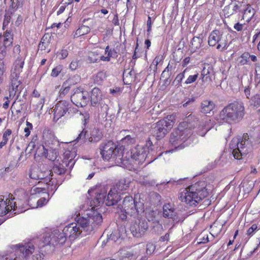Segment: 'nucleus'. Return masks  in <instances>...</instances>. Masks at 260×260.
<instances>
[{
  "label": "nucleus",
  "mask_w": 260,
  "mask_h": 260,
  "mask_svg": "<svg viewBox=\"0 0 260 260\" xmlns=\"http://www.w3.org/2000/svg\"><path fill=\"white\" fill-rule=\"evenodd\" d=\"M210 186L206 182L199 181L185 188L181 189L179 199L190 206H197L209 194Z\"/></svg>",
  "instance_id": "1"
},
{
  "label": "nucleus",
  "mask_w": 260,
  "mask_h": 260,
  "mask_svg": "<svg viewBox=\"0 0 260 260\" xmlns=\"http://www.w3.org/2000/svg\"><path fill=\"white\" fill-rule=\"evenodd\" d=\"M245 107L241 102H235L224 108L220 112L219 118L226 122L239 121L245 115Z\"/></svg>",
  "instance_id": "2"
},
{
  "label": "nucleus",
  "mask_w": 260,
  "mask_h": 260,
  "mask_svg": "<svg viewBox=\"0 0 260 260\" xmlns=\"http://www.w3.org/2000/svg\"><path fill=\"white\" fill-rule=\"evenodd\" d=\"M230 148L235 159H240L250 151L251 144L247 134H244L242 138H233L230 143Z\"/></svg>",
  "instance_id": "3"
},
{
  "label": "nucleus",
  "mask_w": 260,
  "mask_h": 260,
  "mask_svg": "<svg viewBox=\"0 0 260 260\" xmlns=\"http://www.w3.org/2000/svg\"><path fill=\"white\" fill-rule=\"evenodd\" d=\"M26 55L24 53L17 56L11 69V86L10 88V98H14L17 91L20 90L21 82L18 80L24 64Z\"/></svg>",
  "instance_id": "4"
},
{
  "label": "nucleus",
  "mask_w": 260,
  "mask_h": 260,
  "mask_svg": "<svg viewBox=\"0 0 260 260\" xmlns=\"http://www.w3.org/2000/svg\"><path fill=\"white\" fill-rule=\"evenodd\" d=\"M100 149L101 154L104 159L107 160L112 159L118 165L125 164L124 154L112 141H110L102 144Z\"/></svg>",
  "instance_id": "5"
},
{
  "label": "nucleus",
  "mask_w": 260,
  "mask_h": 260,
  "mask_svg": "<svg viewBox=\"0 0 260 260\" xmlns=\"http://www.w3.org/2000/svg\"><path fill=\"white\" fill-rule=\"evenodd\" d=\"M59 142L55 139H50L45 142V146L42 145L39 147L37 149L36 153L39 156L44 157L53 161L59 156Z\"/></svg>",
  "instance_id": "6"
},
{
  "label": "nucleus",
  "mask_w": 260,
  "mask_h": 260,
  "mask_svg": "<svg viewBox=\"0 0 260 260\" xmlns=\"http://www.w3.org/2000/svg\"><path fill=\"white\" fill-rule=\"evenodd\" d=\"M175 116L168 115L165 118L154 123L152 126L151 133L156 139L163 138L173 127L175 123Z\"/></svg>",
  "instance_id": "7"
},
{
  "label": "nucleus",
  "mask_w": 260,
  "mask_h": 260,
  "mask_svg": "<svg viewBox=\"0 0 260 260\" xmlns=\"http://www.w3.org/2000/svg\"><path fill=\"white\" fill-rule=\"evenodd\" d=\"M149 150L147 145H138L132 149L130 152L126 153L125 155L124 156V161L131 159L132 160L135 161L136 164H142L148 157Z\"/></svg>",
  "instance_id": "8"
},
{
  "label": "nucleus",
  "mask_w": 260,
  "mask_h": 260,
  "mask_svg": "<svg viewBox=\"0 0 260 260\" xmlns=\"http://www.w3.org/2000/svg\"><path fill=\"white\" fill-rule=\"evenodd\" d=\"M103 221L101 214L94 212L92 216L87 217H78V222L81 228L88 233L93 231L96 225L101 224Z\"/></svg>",
  "instance_id": "9"
},
{
  "label": "nucleus",
  "mask_w": 260,
  "mask_h": 260,
  "mask_svg": "<svg viewBox=\"0 0 260 260\" xmlns=\"http://www.w3.org/2000/svg\"><path fill=\"white\" fill-rule=\"evenodd\" d=\"M208 44L210 46L217 45L216 49L223 50L228 47L227 35L218 30H213L208 37Z\"/></svg>",
  "instance_id": "10"
},
{
  "label": "nucleus",
  "mask_w": 260,
  "mask_h": 260,
  "mask_svg": "<svg viewBox=\"0 0 260 260\" xmlns=\"http://www.w3.org/2000/svg\"><path fill=\"white\" fill-rule=\"evenodd\" d=\"M186 125L187 123L183 122L179 124L177 129L171 133L170 142L173 146L176 147L177 145L184 142L186 137L190 133L189 128H183Z\"/></svg>",
  "instance_id": "11"
},
{
  "label": "nucleus",
  "mask_w": 260,
  "mask_h": 260,
  "mask_svg": "<svg viewBox=\"0 0 260 260\" xmlns=\"http://www.w3.org/2000/svg\"><path fill=\"white\" fill-rule=\"evenodd\" d=\"M71 101L77 107L85 106L88 102V94L82 88H77L75 89L74 93L71 96Z\"/></svg>",
  "instance_id": "12"
},
{
  "label": "nucleus",
  "mask_w": 260,
  "mask_h": 260,
  "mask_svg": "<svg viewBox=\"0 0 260 260\" xmlns=\"http://www.w3.org/2000/svg\"><path fill=\"white\" fill-rule=\"evenodd\" d=\"M53 176V173L50 170L46 171H42L40 169L39 180L38 184L40 185V183H44L45 185L47 186L48 190H52L56 188V185L55 184V181L52 178Z\"/></svg>",
  "instance_id": "13"
},
{
  "label": "nucleus",
  "mask_w": 260,
  "mask_h": 260,
  "mask_svg": "<svg viewBox=\"0 0 260 260\" xmlns=\"http://www.w3.org/2000/svg\"><path fill=\"white\" fill-rule=\"evenodd\" d=\"M16 246L17 248L15 249L14 254L15 256H20L23 260L35 251V247L32 242L19 244Z\"/></svg>",
  "instance_id": "14"
},
{
  "label": "nucleus",
  "mask_w": 260,
  "mask_h": 260,
  "mask_svg": "<svg viewBox=\"0 0 260 260\" xmlns=\"http://www.w3.org/2000/svg\"><path fill=\"white\" fill-rule=\"evenodd\" d=\"M72 105L67 101H59L53 109L54 119L58 120L67 114L70 113L71 110Z\"/></svg>",
  "instance_id": "15"
},
{
  "label": "nucleus",
  "mask_w": 260,
  "mask_h": 260,
  "mask_svg": "<svg viewBox=\"0 0 260 260\" xmlns=\"http://www.w3.org/2000/svg\"><path fill=\"white\" fill-rule=\"evenodd\" d=\"M91 104L92 106H96L100 104L101 112L105 113L106 116L108 114V106L102 101V93L98 88H93L91 91L90 96Z\"/></svg>",
  "instance_id": "16"
},
{
  "label": "nucleus",
  "mask_w": 260,
  "mask_h": 260,
  "mask_svg": "<svg viewBox=\"0 0 260 260\" xmlns=\"http://www.w3.org/2000/svg\"><path fill=\"white\" fill-rule=\"evenodd\" d=\"M148 229L147 222L145 220L138 219L131 225V230L133 236L139 238L143 236Z\"/></svg>",
  "instance_id": "17"
},
{
  "label": "nucleus",
  "mask_w": 260,
  "mask_h": 260,
  "mask_svg": "<svg viewBox=\"0 0 260 260\" xmlns=\"http://www.w3.org/2000/svg\"><path fill=\"white\" fill-rule=\"evenodd\" d=\"M63 231L65 232L67 237H68L72 239L76 238L82 232L87 233L79 225L78 222V219L76 223H72L66 226L63 228Z\"/></svg>",
  "instance_id": "18"
},
{
  "label": "nucleus",
  "mask_w": 260,
  "mask_h": 260,
  "mask_svg": "<svg viewBox=\"0 0 260 260\" xmlns=\"http://www.w3.org/2000/svg\"><path fill=\"white\" fill-rule=\"evenodd\" d=\"M136 207L137 204H136L135 200L132 197L126 196L122 202L121 209L126 214L133 215L139 212Z\"/></svg>",
  "instance_id": "19"
},
{
  "label": "nucleus",
  "mask_w": 260,
  "mask_h": 260,
  "mask_svg": "<svg viewBox=\"0 0 260 260\" xmlns=\"http://www.w3.org/2000/svg\"><path fill=\"white\" fill-rule=\"evenodd\" d=\"M12 199V194L0 197V216L5 215L12 210V202H11V199Z\"/></svg>",
  "instance_id": "20"
},
{
  "label": "nucleus",
  "mask_w": 260,
  "mask_h": 260,
  "mask_svg": "<svg viewBox=\"0 0 260 260\" xmlns=\"http://www.w3.org/2000/svg\"><path fill=\"white\" fill-rule=\"evenodd\" d=\"M23 195V198L21 199H16L13 196V199H11L12 202V210L15 211L14 213H18L23 212L25 210L24 208L26 204V197L24 191H21Z\"/></svg>",
  "instance_id": "21"
},
{
  "label": "nucleus",
  "mask_w": 260,
  "mask_h": 260,
  "mask_svg": "<svg viewBox=\"0 0 260 260\" xmlns=\"http://www.w3.org/2000/svg\"><path fill=\"white\" fill-rule=\"evenodd\" d=\"M51 236H52V240L54 243V245H57L58 244L62 245L65 243L67 240V236L63 230L61 232L59 230H55L51 233Z\"/></svg>",
  "instance_id": "22"
},
{
  "label": "nucleus",
  "mask_w": 260,
  "mask_h": 260,
  "mask_svg": "<svg viewBox=\"0 0 260 260\" xmlns=\"http://www.w3.org/2000/svg\"><path fill=\"white\" fill-rule=\"evenodd\" d=\"M130 182L131 181L128 179H121L116 183L115 186L112 189L119 194L123 193L129 188Z\"/></svg>",
  "instance_id": "23"
},
{
  "label": "nucleus",
  "mask_w": 260,
  "mask_h": 260,
  "mask_svg": "<svg viewBox=\"0 0 260 260\" xmlns=\"http://www.w3.org/2000/svg\"><path fill=\"white\" fill-rule=\"evenodd\" d=\"M120 200V194L112 188L109 191L106 200H105V204L108 206H113L117 204Z\"/></svg>",
  "instance_id": "24"
},
{
  "label": "nucleus",
  "mask_w": 260,
  "mask_h": 260,
  "mask_svg": "<svg viewBox=\"0 0 260 260\" xmlns=\"http://www.w3.org/2000/svg\"><path fill=\"white\" fill-rule=\"evenodd\" d=\"M163 214L165 217L173 218L176 216L175 209L171 204H167L163 207Z\"/></svg>",
  "instance_id": "25"
},
{
  "label": "nucleus",
  "mask_w": 260,
  "mask_h": 260,
  "mask_svg": "<svg viewBox=\"0 0 260 260\" xmlns=\"http://www.w3.org/2000/svg\"><path fill=\"white\" fill-rule=\"evenodd\" d=\"M210 120H206L198 126L197 133L199 135L204 136L206 133L210 129L211 127L209 125Z\"/></svg>",
  "instance_id": "26"
},
{
  "label": "nucleus",
  "mask_w": 260,
  "mask_h": 260,
  "mask_svg": "<svg viewBox=\"0 0 260 260\" xmlns=\"http://www.w3.org/2000/svg\"><path fill=\"white\" fill-rule=\"evenodd\" d=\"M107 76V72L100 71L92 76V80L94 83L100 85Z\"/></svg>",
  "instance_id": "27"
},
{
  "label": "nucleus",
  "mask_w": 260,
  "mask_h": 260,
  "mask_svg": "<svg viewBox=\"0 0 260 260\" xmlns=\"http://www.w3.org/2000/svg\"><path fill=\"white\" fill-rule=\"evenodd\" d=\"M214 108V104L211 101H204L201 104V112L205 114L209 113Z\"/></svg>",
  "instance_id": "28"
},
{
  "label": "nucleus",
  "mask_w": 260,
  "mask_h": 260,
  "mask_svg": "<svg viewBox=\"0 0 260 260\" xmlns=\"http://www.w3.org/2000/svg\"><path fill=\"white\" fill-rule=\"evenodd\" d=\"M255 11L254 9L250 6L247 5L246 8L244 10L243 19H245L247 22H249L252 18L253 17Z\"/></svg>",
  "instance_id": "29"
},
{
  "label": "nucleus",
  "mask_w": 260,
  "mask_h": 260,
  "mask_svg": "<svg viewBox=\"0 0 260 260\" xmlns=\"http://www.w3.org/2000/svg\"><path fill=\"white\" fill-rule=\"evenodd\" d=\"M102 135L101 132L97 128H93L90 133V136L88 138L90 142L96 143L102 138Z\"/></svg>",
  "instance_id": "30"
},
{
  "label": "nucleus",
  "mask_w": 260,
  "mask_h": 260,
  "mask_svg": "<svg viewBox=\"0 0 260 260\" xmlns=\"http://www.w3.org/2000/svg\"><path fill=\"white\" fill-rule=\"evenodd\" d=\"M90 28L86 25H82L75 31L74 34V38H78L80 36L87 34L90 32Z\"/></svg>",
  "instance_id": "31"
},
{
  "label": "nucleus",
  "mask_w": 260,
  "mask_h": 260,
  "mask_svg": "<svg viewBox=\"0 0 260 260\" xmlns=\"http://www.w3.org/2000/svg\"><path fill=\"white\" fill-rule=\"evenodd\" d=\"M136 140L134 136L127 135L122 139L120 141L121 147H123V149L128 146L135 143Z\"/></svg>",
  "instance_id": "32"
},
{
  "label": "nucleus",
  "mask_w": 260,
  "mask_h": 260,
  "mask_svg": "<svg viewBox=\"0 0 260 260\" xmlns=\"http://www.w3.org/2000/svg\"><path fill=\"white\" fill-rule=\"evenodd\" d=\"M80 80V76L78 75H74L72 77H70L68 80L63 83V86L68 85L70 86L75 85L79 82Z\"/></svg>",
  "instance_id": "33"
},
{
  "label": "nucleus",
  "mask_w": 260,
  "mask_h": 260,
  "mask_svg": "<svg viewBox=\"0 0 260 260\" xmlns=\"http://www.w3.org/2000/svg\"><path fill=\"white\" fill-rule=\"evenodd\" d=\"M12 37L11 34L9 32H6L5 36L3 37L4 48L6 49L7 47L10 46L12 43Z\"/></svg>",
  "instance_id": "34"
},
{
  "label": "nucleus",
  "mask_w": 260,
  "mask_h": 260,
  "mask_svg": "<svg viewBox=\"0 0 260 260\" xmlns=\"http://www.w3.org/2000/svg\"><path fill=\"white\" fill-rule=\"evenodd\" d=\"M49 200V195L48 193H46L45 196L41 198L37 202V206L36 207H42L46 205Z\"/></svg>",
  "instance_id": "35"
},
{
  "label": "nucleus",
  "mask_w": 260,
  "mask_h": 260,
  "mask_svg": "<svg viewBox=\"0 0 260 260\" xmlns=\"http://www.w3.org/2000/svg\"><path fill=\"white\" fill-rule=\"evenodd\" d=\"M52 236H51V234H46L44 236V240H43V244L41 246L42 247H44L45 245H52L53 246L54 245V243H53V241L52 240Z\"/></svg>",
  "instance_id": "36"
},
{
  "label": "nucleus",
  "mask_w": 260,
  "mask_h": 260,
  "mask_svg": "<svg viewBox=\"0 0 260 260\" xmlns=\"http://www.w3.org/2000/svg\"><path fill=\"white\" fill-rule=\"evenodd\" d=\"M106 197V192H102L100 193H98L95 198L94 204L95 206H96L98 204H100V203H103L105 201V199Z\"/></svg>",
  "instance_id": "37"
},
{
  "label": "nucleus",
  "mask_w": 260,
  "mask_h": 260,
  "mask_svg": "<svg viewBox=\"0 0 260 260\" xmlns=\"http://www.w3.org/2000/svg\"><path fill=\"white\" fill-rule=\"evenodd\" d=\"M250 104L255 108L260 106V95L258 94H255L252 96L250 100Z\"/></svg>",
  "instance_id": "38"
},
{
  "label": "nucleus",
  "mask_w": 260,
  "mask_h": 260,
  "mask_svg": "<svg viewBox=\"0 0 260 260\" xmlns=\"http://www.w3.org/2000/svg\"><path fill=\"white\" fill-rule=\"evenodd\" d=\"M39 172L40 169L38 168H34L31 169L29 173V178L34 180H38Z\"/></svg>",
  "instance_id": "39"
},
{
  "label": "nucleus",
  "mask_w": 260,
  "mask_h": 260,
  "mask_svg": "<svg viewBox=\"0 0 260 260\" xmlns=\"http://www.w3.org/2000/svg\"><path fill=\"white\" fill-rule=\"evenodd\" d=\"M163 60V56L161 55L156 56L153 59L152 64L150 65V68H152L154 71L157 70V66Z\"/></svg>",
  "instance_id": "40"
},
{
  "label": "nucleus",
  "mask_w": 260,
  "mask_h": 260,
  "mask_svg": "<svg viewBox=\"0 0 260 260\" xmlns=\"http://www.w3.org/2000/svg\"><path fill=\"white\" fill-rule=\"evenodd\" d=\"M53 169L54 172L58 175L63 174L66 172V169L62 164L54 166Z\"/></svg>",
  "instance_id": "41"
},
{
  "label": "nucleus",
  "mask_w": 260,
  "mask_h": 260,
  "mask_svg": "<svg viewBox=\"0 0 260 260\" xmlns=\"http://www.w3.org/2000/svg\"><path fill=\"white\" fill-rule=\"evenodd\" d=\"M120 259L121 260H123L125 258H132L133 257H135L136 256L139 254V253H134L132 251H127L126 253H119Z\"/></svg>",
  "instance_id": "42"
},
{
  "label": "nucleus",
  "mask_w": 260,
  "mask_h": 260,
  "mask_svg": "<svg viewBox=\"0 0 260 260\" xmlns=\"http://www.w3.org/2000/svg\"><path fill=\"white\" fill-rule=\"evenodd\" d=\"M192 49L196 50L201 47V40L199 37H193L191 42Z\"/></svg>",
  "instance_id": "43"
},
{
  "label": "nucleus",
  "mask_w": 260,
  "mask_h": 260,
  "mask_svg": "<svg viewBox=\"0 0 260 260\" xmlns=\"http://www.w3.org/2000/svg\"><path fill=\"white\" fill-rule=\"evenodd\" d=\"M209 71L208 70H206L205 68L202 70L201 74V79L203 82H207L211 80L210 77L209 76Z\"/></svg>",
  "instance_id": "44"
},
{
  "label": "nucleus",
  "mask_w": 260,
  "mask_h": 260,
  "mask_svg": "<svg viewBox=\"0 0 260 260\" xmlns=\"http://www.w3.org/2000/svg\"><path fill=\"white\" fill-rule=\"evenodd\" d=\"M63 67L61 65H58L55 68H53L52 70L51 76L53 77H57L59 74L62 71Z\"/></svg>",
  "instance_id": "45"
},
{
  "label": "nucleus",
  "mask_w": 260,
  "mask_h": 260,
  "mask_svg": "<svg viewBox=\"0 0 260 260\" xmlns=\"http://www.w3.org/2000/svg\"><path fill=\"white\" fill-rule=\"evenodd\" d=\"M70 89V87L68 85L63 86L62 85V88L59 91V96L60 98L64 97L67 93H69Z\"/></svg>",
  "instance_id": "46"
},
{
  "label": "nucleus",
  "mask_w": 260,
  "mask_h": 260,
  "mask_svg": "<svg viewBox=\"0 0 260 260\" xmlns=\"http://www.w3.org/2000/svg\"><path fill=\"white\" fill-rule=\"evenodd\" d=\"M98 54L95 52H92L89 54L88 60L90 62H96L99 60Z\"/></svg>",
  "instance_id": "47"
},
{
  "label": "nucleus",
  "mask_w": 260,
  "mask_h": 260,
  "mask_svg": "<svg viewBox=\"0 0 260 260\" xmlns=\"http://www.w3.org/2000/svg\"><path fill=\"white\" fill-rule=\"evenodd\" d=\"M186 69H185L183 72L178 74L175 79V81H174V82H177V84L179 85V86H181V82H182L183 79L185 77V73L186 71Z\"/></svg>",
  "instance_id": "48"
},
{
  "label": "nucleus",
  "mask_w": 260,
  "mask_h": 260,
  "mask_svg": "<svg viewBox=\"0 0 260 260\" xmlns=\"http://www.w3.org/2000/svg\"><path fill=\"white\" fill-rule=\"evenodd\" d=\"M45 190L46 189L45 187H37L34 186L31 189L30 193L31 194H36L37 193H40V192Z\"/></svg>",
  "instance_id": "49"
},
{
  "label": "nucleus",
  "mask_w": 260,
  "mask_h": 260,
  "mask_svg": "<svg viewBox=\"0 0 260 260\" xmlns=\"http://www.w3.org/2000/svg\"><path fill=\"white\" fill-rule=\"evenodd\" d=\"M23 0H11L10 7L13 9H17L20 7Z\"/></svg>",
  "instance_id": "50"
},
{
  "label": "nucleus",
  "mask_w": 260,
  "mask_h": 260,
  "mask_svg": "<svg viewBox=\"0 0 260 260\" xmlns=\"http://www.w3.org/2000/svg\"><path fill=\"white\" fill-rule=\"evenodd\" d=\"M255 80L257 81L258 83H260V62L256 63L255 65Z\"/></svg>",
  "instance_id": "51"
},
{
  "label": "nucleus",
  "mask_w": 260,
  "mask_h": 260,
  "mask_svg": "<svg viewBox=\"0 0 260 260\" xmlns=\"http://www.w3.org/2000/svg\"><path fill=\"white\" fill-rule=\"evenodd\" d=\"M20 260L21 257L20 256H17L14 255L13 253H12L10 254H6L5 255V257L4 258L3 256H2V260Z\"/></svg>",
  "instance_id": "52"
},
{
  "label": "nucleus",
  "mask_w": 260,
  "mask_h": 260,
  "mask_svg": "<svg viewBox=\"0 0 260 260\" xmlns=\"http://www.w3.org/2000/svg\"><path fill=\"white\" fill-rule=\"evenodd\" d=\"M198 76L199 74L198 73L193 75H190L185 80L184 83L186 84H189L195 82L198 78Z\"/></svg>",
  "instance_id": "53"
},
{
  "label": "nucleus",
  "mask_w": 260,
  "mask_h": 260,
  "mask_svg": "<svg viewBox=\"0 0 260 260\" xmlns=\"http://www.w3.org/2000/svg\"><path fill=\"white\" fill-rule=\"evenodd\" d=\"M257 226L255 224H253L250 228L247 231L246 234L249 236H252L256 231H257Z\"/></svg>",
  "instance_id": "54"
},
{
  "label": "nucleus",
  "mask_w": 260,
  "mask_h": 260,
  "mask_svg": "<svg viewBox=\"0 0 260 260\" xmlns=\"http://www.w3.org/2000/svg\"><path fill=\"white\" fill-rule=\"evenodd\" d=\"M172 67H170V63L168 64V66L165 69L162 73H161V77L162 78L167 77V76L170 77V75L169 72L171 70Z\"/></svg>",
  "instance_id": "55"
},
{
  "label": "nucleus",
  "mask_w": 260,
  "mask_h": 260,
  "mask_svg": "<svg viewBox=\"0 0 260 260\" xmlns=\"http://www.w3.org/2000/svg\"><path fill=\"white\" fill-rule=\"evenodd\" d=\"M12 134V131L10 129H7L3 134V140L7 143L9 140V137Z\"/></svg>",
  "instance_id": "56"
},
{
  "label": "nucleus",
  "mask_w": 260,
  "mask_h": 260,
  "mask_svg": "<svg viewBox=\"0 0 260 260\" xmlns=\"http://www.w3.org/2000/svg\"><path fill=\"white\" fill-rule=\"evenodd\" d=\"M86 132L84 130H83L82 132H81L76 139V142H78L80 141H84L86 139Z\"/></svg>",
  "instance_id": "57"
},
{
  "label": "nucleus",
  "mask_w": 260,
  "mask_h": 260,
  "mask_svg": "<svg viewBox=\"0 0 260 260\" xmlns=\"http://www.w3.org/2000/svg\"><path fill=\"white\" fill-rule=\"evenodd\" d=\"M68 52L67 50L62 49L58 53V56L59 59H64L68 56Z\"/></svg>",
  "instance_id": "58"
},
{
  "label": "nucleus",
  "mask_w": 260,
  "mask_h": 260,
  "mask_svg": "<svg viewBox=\"0 0 260 260\" xmlns=\"http://www.w3.org/2000/svg\"><path fill=\"white\" fill-rule=\"evenodd\" d=\"M78 67V60L77 59H74L72 61L70 64V68L72 70H75Z\"/></svg>",
  "instance_id": "59"
},
{
  "label": "nucleus",
  "mask_w": 260,
  "mask_h": 260,
  "mask_svg": "<svg viewBox=\"0 0 260 260\" xmlns=\"http://www.w3.org/2000/svg\"><path fill=\"white\" fill-rule=\"evenodd\" d=\"M13 98H10V96L9 97H8V96L5 97L3 100L4 101V103L3 105V108H4L5 109H8L9 107V103H10V101L9 100V99H12Z\"/></svg>",
  "instance_id": "60"
},
{
  "label": "nucleus",
  "mask_w": 260,
  "mask_h": 260,
  "mask_svg": "<svg viewBox=\"0 0 260 260\" xmlns=\"http://www.w3.org/2000/svg\"><path fill=\"white\" fill-rule=\"evenodd\" d=\"M38 252V253H35L32 255L33 259L41 260L44 258V254L43 253H41L40 251Z\"/></svg>",
  "instance_id": "61"
},
{
  "label": "nucleus",
  "mask_w": 260,
  "mask_h": 260,
  "mask_svg": "<svg viewBox=\"0 0 260 260\" xmlns=\"http://www.w3.org/2000/svg\"><path fill=\"white\" fill-rule=\"evenodd\" d=\"M152 22L151 21V18L150 16H148V20L147 21V32H150L151 30Z\"/></svg>",
  "instance_id": "62"
},
{
  "label": "nucleus",
  "mask_w": 260,
  "mask_h": 260,
  "mask_svg": "<svg viewBox=\"0 0 260 260\" xmlns=\"http://www.w3.org/2000/svg\"><path fill=\"white\" fill-rule=\"evenodd\" d=\"M6 55V49L3 47H0V60L3 59Z\"/></svg>",
  "instance_id": "63"
},
{
  "label": "nucleus",
  "mask_w": 260,
  "mask_h": 260,
  "mask_svg": "<svg viewBox=\"0 0 260 260\" xmlns=\"http://www.w3.org/2000/svg\"><path fill=\"white\" fill-rule=\"evenodd\" d=\"M243 25L239 23H236L234 26V28L237 31H241L243 29Z\"/></svg>",
  "instance_id": "64"
}]
</instances>
